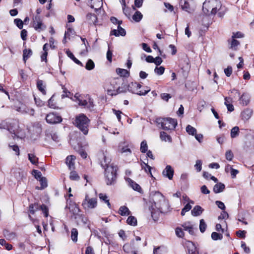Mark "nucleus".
<instances>
[{
    "label": "nucleus",
    "mask_w": 254,
    "mask_h": 254,
    "mask_svg": "<svg viewBox=\"0 0 254 254\" xmlns=\"http://www.w3.org/2000/svg\"><path fill=\"white\" fill-rule=\"evenodd\" d=\"M149 203H150L149 210L153 219L157 217L155 215L159 212L165 213L170 211L168 200L159 192H155L150 200Z\"/></svg>",
    "instance_id": "nucleus-1"
},
{
    "label": "nucleus",
    "mask_w": 254,
    "mask_h": 254,
    "mask_svg": "<svg viewBox=\"0 0 254 254\" xmlns=\"http://www.w3.org/2000/svg\"><path fill=\"white\" fill-rule=\"evenodd\" d=\"M202 10L207 15H215L218 12V16L222 17L226 8L222 6L221 2L218 0H205L203 3Z\"/></svg>",
    "instance_id": "nucleus-2"
},
{
    "label": "nucleus",
    "mask_w": 254,
    "mask_h": 254,
    "mask_svg": "<svg viewBox=\"0 0 254 254\" xmlns=\"http://www.w3.org/2000/svg\"><path fill=\"white\" fill-rule=\"evenodd\" d=\"M124 84L122 79L120 78L113 79L110 82V87L107 89V94L110 96H115L119 93L126 92L124 87Z\"/></svg>",
    "instance_id": "nucleus-3"
},
{
    "label": "nucleus",
    "mask_w": 254,
    "mask_h": 254,
    "mask_svg": "<svg viewBox=\"0 0 254 254\" xmlns=\"http://www.w3.org/2000/svg\"><path fill=\"white\" fill-rule=\"evenodd\" d=\"M89 123L90 120L83 114H80L75 118V126L84 135L88 134Z\"/></svg>",
    "instance_id": "nucleus-4"
},
{
    "label": "nucleus",
    "mask_w": 254,
    "mask_h": 254,
    "mask_svg": "<svg viewBox=\"0 0 254 254\" xmlns=\"http://www.w3.org/2000/svg\"><path fill=\"white\" fill-rule=\"evenodd\" d=\"M124 87L125 89H126V91L127 90L133 94H136L139 95H145L150 90L148 87H146V89L141 90L142 86L139 83L136 82H131L127 85L125 84Z\"/></svg>",
    "instance_id": "nucleus-5"
},
{
    "label": "nucleus",
    "mask_w": 254,
    "mask_h": 254,
    "mask_svg": "<svg viewBox=\"0 0 254 254\" xmlns=\"http://www.w3.org/2000/svg\"><path fill=\"white\" fill-rule=\"evenodd\" d=\"M117 167L112 165L107 166L105 170V181L107 185H111L115 183L116 179Z\"/></svg>",
    "instance_id": "nucleus-6"
},
{
    "label": "nucleus",
    "mask_w": 254,
    "mask_h": 254,
    "mask_svg": "<svg viewBox=\"0 0 254 254\" xmlns=\"http://www.w3.org/2000/svg\"><path fill=\"white\" fill-rule=\"evenodd\" d=\"M157 123L165 130L174 129L177 125V120L170 118L158 119Z\"/></svg>",
    "instance_id": "nucleus-7"
},
{
    "label": "nucleus",
    "mask_w": 254,
    "mask_h": 254,
    "mask_svg": "<svg viewBox=\"0 0 254 254\" xmlns=\"http://www.w3.org/2000/svg\"><path fill=\"white\" fill-rule=\"evenodd\" d=\"M97 197H90L88 194H86L82 201V205L85 210H90L95 208L97 206Z\"/></svg>",
    "instance_id": "nucleus-8"
},
{
    "label": "nucleus",
    "mask_w": 254,
    "mask_h": 254,
    "mask_svg": "<svg viewBox=\"0 0 254 254\" xmlns=\"http://www.w3.org/2000/svg\"><path fill=\"white\" fill-rule=\"evenodd\" d=\"M33 27L38 32H41L45 30L46 28L45 25L43 22V20L41 17L37 15L33 17L32 19Z\"/></svg>",
    "instance_id": "nucleus-9"
},
{
    "label": "nucleus",
    "mask_w": 254,
    "mask_h": 254,
    "mask_svg": "<svg viewBox=\"0 0 254 254\" xmlns=\"http://www.w3.org/2000/svg\"><path fill=\"white\" fill-rule=\"evenodd\" d=\"M46 120L48 123L51 124L60 123L62 121L61 116L54 113H51L48 114L46 116Z\"/></svg>",
    "instance_id": "nucleus-10"
},
{
    "label": "nucleus",
    "mask_w": 254,
    "mask_h": 254,
    "mask_svg": "<svg viewBox=\"0 0 254 254\" xmlns=\"http://www.w3.org/2000/svg\"><path fill=\"white\" fill-rule=\"evenodd\" d=\"M162 174L169 180H172L174 175V170L170 165H167L163 170Z\"/></svg>",
    "instance_id": "nucleus-11"
},
{
    "label": "nucleus",
    "mask_w": 254,
    "mask_h": 254,
    "mask_svg": "<svg viewBox=\"0 0 254 254\" xmlns=\"http://www.w3.org/2000/svg\"><path fill=\"white\" fill-rule=\"evenodd\" d=\"M16 110L21 114L29 113L31 115H33L34 112L33 109H29L25 105L22 104L21 105L20 107H17L16 108Z\"/></svg>",
    "instance_id": "nucleus-12"
},
{
    "label": "nucleus",
    "mask_w": 254,
    "mask_h": 254,
    "mask_svg": "<svg viewBox=\"0 0 254 254\" xmlns=\"http://www.w3.org/2000/svg\"><path fill=\"white\" fill-rule=\"evenodd\" d=\"M84 102L83 106L84 107L87 108L90 110H91L94 107V105L93 103V101L89 95H85Z\"/></svg>",
    "instance_id": "nucleus-13"
},
{
    "label": "nucleus",
    "mask_w": 254,
    "mask_h": 254,
    "mask_svg": "<svg viewBox=\"0 0 254 254\" xmlns=\"http://www.w3.org/2000/svg\"><path fill=\"white\" fill-rule=\"evenodd\" d=\"M126 181L128 183L129 186L134 190L140 192L141 188L140 186L136 183L132 181L131 179L127 178L126 179Z\"/></svg>",
    "instance_id": "nucleus-14"
},
{
    "label": "nucleus",
    "mask_w": 254,
    "mask_h": 254,
    "mask_svg": "<svg viewBox=\"0 0 254 254\" xmlns=\"http://www.w3.org/2000/svg\"><path fill=\"white\" fill-rule=\"evenodd\" d=\"M111 35H114L116 36H124L126 34L125 30L121 27L120 25L118 26V29H114L111 32Z\"/></svg>",
    "instance_id": "nucleus-15"
},
{
    "label": "nucleus",
    "mask_w": 254,
    "mask_h": 254,
    "mask_svg": "<svg viewBox=\"0 0 254 254\" xmlns=\"http://www.w3.org/2000/svg\"><path fill=\"white\" fill-rule=\"evenodd\" d=\"M86 21L90 25H96L97 22L96 16L92 13H88L86 15Z\"/></svg>",
    "instance_id": "nucleus-16"
},
{
    "label": "nucleus",
    "mask_w": 254,
    "mask_h": 254,
    "mask_svg": "<svg viewBox=\"0 0 254 254\" xmlns=\"http://www.w3.org/2000/svg\"><path fill=\"white\" fill-rule=\"evenodd\" d=\"M184 229L189 232V233L192 235L193 234V225L190 222H186L182 224Z\"/></svg>",
    "instance_id": "nucleus-17"
},
{
    "label": "nucleus",
    "mask_w": 254,
    "mask_h": 254,
    "mask_svg": "<svg viewBox=\"0 0 254 254\" xmlns=\"http://www.w3.org/2000/svg\"><path fill=\"white\" fill-rule=\"evenodd\" d=\"M85 95H80L78 93L75 94L74 96L73 100L77 103L79 105L83 106Z\"/></svg>",
    "instance_id": "nucleus-18"
},
{
    "label": "nucleus",
    "mask_w": 254,
    "mask_h": 254,
    "mask_svg": "<svg viewBox=\"0 0 254 254\" xmlns=\"http://www.w3.org/2000/svg\"><path fill=\"white\" fill-rule=\"evenodd\" d=\"M253 111L250 109H246L244 110L241 113L242 118L243 120L247 121L252 116Z\"/></svg>",
    "instance_id": "nucleus-19"
},
{
    "label": "nucleus",
    "mask_w": 254,
    "mask_h": 254,
    "mask_svg": "<svg viewBox=\"0 0 254 254\" xmlns=\"http://www.w3.org/2000/svg\"><path fill=\"white\" fill-rule=\"evenodd\" d=\"M140 165H141V169L142 170H144V171L146 173L149 174L151 178H154L153 176V175H152V174L151 173V169H152V167H151L149 166L147 163H145L144 162H143V161H141V163H140Z\"/></svg>",
    "instance_id": "nucleus-20"
},
{
    "label": "nucleus",
    "mask_w": 254,
    "mask_h": 254,
    "mask_svg": "<svg viewBox=\"0 0 254 254\" xmlns=\"http://www.w3.org/2000/svg\"><path fill=\"white\" fill-rule=\"evenodd\" d=\"M75 157L73 155L67 156L66 159V164L70 169L74 168V161Z\"/></svg>",
    "instance_id": "nucleus-21"
},
{
    "label": "nucleus",
    "mask_w": 254,
    "mask_h": 254,
    "mask_svg": "<svg viewBox=\"0 0 254 254\" xmlns=\"http://www.w3.org/2000/svg\"><path fill=\"white\" fill-rule=\"evenodd\" d=\"M66 207H68L69 211L73 213L74 215L77 214L79 212V209L77 205L74 202H71L69 203V206L67 205Z\"/></svg>",
    "instance_id": "nucleus-22"
},
{
    "label": "nucleus",
    "mask_w": 254,
    "mask_h": 254,
    "mask_svg": "<svg viewBox=\"0 0 254 254\" xmlns=\"http://www.w3.org/2000/svg\"><path fill=\"white\" fill-rule=\"evenodd\" d=\"M203 208L199 206H195L191 211V214L193 216H197L200 215L203 212Z\"/></svg>",
    "instance_id": "nucleus-23"
},
{
    "label": "nucleus",
    "mask_w": 254,
    "mask_h": 254,
    "mask_svg": "<svg viewBox=\"0 0 254 254\" xmlns=\"http://www.w3.org/2000/svg\"><path fill=\"white\" fill-rule=\"evenodd\" d=\"M240 103L243 106H247L250 102V97L248 94H243L240 98Z\"/></svg>",
    "instance_id": "nucleus-24"
},
{
    "label": "nucleus",
    "mask_w": 254,
    "mask_h": 254,
    "mask_svg": "<svg viewBox=\"0 0 254 254\" xmlns=\"http://www.w3.org/2000/svg\"><path fill=\"white\" fill-rule=\"evenodd\" d=\"M160 137L162 141L165 142H172V138L170 135H168L167 133L164 131H161L160 133Z\"/></svg>",
    "instance_id": "nucleus-25"
},
{
    "label": "nucleus",
    "mask_w": 254,
    "mask_h": 254,
    "mask_svg": "<svg viewBox=\"0 0 254 254\" xmlns=\"http://www.w3.org/2000/svg\"><path fill=\"white\" fill-rule=\"evenodd\" d=\"M99 197L101 201H104L107 204L109 208H111V204L109 202L108 196L106 194L100 193L99 194Z\"/></svg>",
    "instance_id": "nucleus-26"
},
{
    "label": "nucleus",
    "mask_w": 254,
    "mask_h": 254,
    "mask_svg": "<svg viewBox=\"0 0 254 254\" xmlns=\"http://www.w3.org/2000/svg\"><path fill=\"white\" fill-rule=\"evenodd\" d=\"M117 73L120 76L128 77L129 75V72L128 70L123 68H118L116 69Z\"/></svg>",
    "instance_id": "nucleus-27"
},
{
    "label": "nucleus",
    "mask_w": 254,
    "mask_h": 254,
    "mask_svg": "<svg viewBox=\"0 0 254 254\" xmlns=\"http://www.w3.org/2000/svg\"><path fill=\"white\" fill-rule=\"evenodd\" d=\"M225 189V185L221 183H219L216 184L213 188V191L215 193H219L223 191Z\"/></svg>",
    "instance_id": "nucleus-28"
},
{
    "label": "nucleus",
    "mask_w": 254,
    "mask_h": 254,
    "mask_svg": "<svg viewBox=\"0 0 254 254\" xmlns=\"http://www.w3.org/2000/svg\"><path fill=\"white\" fill-rule=\"evenodd\" d=\"M181 6L183 10L188 12H190L192 10L189 3L187 1H183L182 0L181 1Z\"/></svg>",
    "instance_id": "nucleus-29"
},
{
    "label": "nucleus",
    "mask_w": 254,
    "mask_h": 254,
    "mask_svg": "<svg viewBox=\"0 0 254 254\" xmlns=\"http://www.w3.org/2000/svg\"><path fill=\"white\" fill-rule=\"evenodd\" d=\"M119 213L122 216H127L129 214L130 211L127 207L122 206L120 207Z\"/></svg>",
    "instance_id": "nucleus-30"
},
{
    "label": "nucleus",
    "mask_w": 254,
    "mask_h": 254,
    "mask_svg": "<svg viewBox=\"0 0 254 254\" xmlns=\"http://www.w3.org/2000/svg\"><path fill=\"white\" fill-rule=\"evenodd\" d=\"M23 61L25 63L26 60L32 55V51L30 49H25L23 50Z\"/></svg>",
    "instance_id": "nucleus-31"
},
{
    "label": "nucleus",
    "mask_w": 254,
    "mask_h": 254,
    "mask_svg": "<svg viewBox=\"0 0 254 254\" xmlns=\"http://www.w3.org/2000/svg\"><path fill=\"white\" fill-rule=\"evenodd\" d=\"M37 87L39 91H40L44 95L46 94V90L45 89V86L43 84V82L41 80H38L37 82Z\"/></svg>",
    "instance_id": "nucleus-32"
},
{
    "label": "nucleus",
    "mask_w": 254,
    "mask_h": 254,
    "mask_svg": "<svg viewBox=\"0 0 254 254\" xmlns=\"http://www.w3.org/2000/svg\"><path fill=\"white\" fill-rule=\"evenodd\" d=\"M229 42L230 43V48L233 50H236L237 46L239 45V42L232 38L231 40H229Z\"/></svg>",
    "instance_id": "nucleus-33"
},
{
    "label": "nucleus",
    "mask_w": 254,
    "mask_h": 254,
    "mask_svg": "<svg viewBox=\"0 0 254 254\" xmlns=\"http://www.w3.org/2000/svg\"><path fill=\"white\" fill-rule=\"evenodd\" d=\"M3 235L5 238L8 240H13L15 237V234L14 233L10 232L7 230L4 231Z\"/></svg>",
    "instance_id": "nucleus-34"
},
{
    "label": "nucleus",
    "mask_w": 254,
    "mask_h": 254,
    "mask_svg": "<svg viewBox=\"0 0 254 254\" xmlns=\"http://www.w3.org/2000/svg\"><path fill=\"white\" fill-rule=\"evenodd\" d=\"M66 53L68 57L72 59L77 64L83 66L82 64L77 60L73 55V54L69 50L66 51Z\"/></svg>",
    "instance_id": "nucleus-35"
},
{
    "label": "nucleus",
    "mask_w": 254,
    "mask_h": 254,
    "mask_svg": "<svg viewBox=\"0 0 254 254\" xmlns=\"http://www.w3.org/2000/svg\"><path fill=\"white\" fill-rule=\"evenodd\" d=\"M143 15L140 11H137L132 16V19L135 22L140 21L142 18Z\"/></svg>",
    "instance_id": "nucleus-36"
},
{
    "label": "nucleus",
    "mask_w": 254,
    "mask_h": 254,
    "mask_svg": "<svg viewBox=\"0 0 254 254\" xmlns=\"http://www.w3.org/2000/svg\"><path fill=\"white\" fill-rule=\"evenodd\" d=\"M186 131L190 135H194L196 133V129L190 125L187 126Z\"/></svg>",
    "instance_id": "nucleus-37"
},
{
    "label": "nucleus",
    "mask_w": 254,
    "mask_h": 254,
    "mask_svg": "<svg viewBox=\"0 0 254 254\" xmlns=\"http://www.w3.org/2000/svg\"><path fill=\"white\" fill-rule=\"evenodd\" d=\"M78 231L76 229L73 228L71 232V238L74 242L77 241Z\"/></svg>",
    "instance_id": "nucleus-38"
},
{
    "label": "nucleus",
    "mask_w": 254,
    "mask_h": 254,
    "mask_svg": "<svg viewBox=\"0 0 254 254\" xmlns=\"http://www.w3.org/2000/svg\"><path fill=\"white\" fill-rule=\"evenodd\" d=\"M127 221V223L130 225L136 226L137 225V220L133 216H129Z\"/></svg>",
    "instance_id": "nucleus-39"
},
{
    "label": "nucleus",
    "mask_w": 254,
    "mask_h": 254,
    "mask_svg": "<svg viewBox=\"0 0 254 254\" xmlns=\"http://www.w3.org/2000/svg\"><path fill=\"white\" fill-rule=\"evenodd\" d=\"M239 133V128L238 127H233L231 130V136L232 138L237 137Z\"/></svg>",
    "instance_id": "nucleus-40"
},
{
    "label": "nucleus",
    "mask_w": 254,
    "mask_h": 254,
    "mask_svg": "<svg viewBox=\"0 0 254 254\" xmlns=\"http://www.w3.org/2000/svg\"><path fill=\"white\" fill-rule=\"evenodd\" d=\"M95 64L93 61L89 59L86 64L85 68L88 70L93 69L94 68Z\"/></svg>",
    "instance_id": "nucleus-41"
},
{
    "label": "nucleus",
    "mask_w": 254,
    "mask_h": 254,
    "mask_svg": "<svg viewBox=\"0 0 254 254\" xmlns=\"http://www.w3.org/2000/svg\"><path fill=\"white\" fill-rule=\"evenodd\" d=\"M28 159L33 164L36 165L38 163V159L34 154H28Z\"/></svg>",
    "instance_id": "nucleus-42"
},
{
    "label": "nucleus",
    "mask_w": 254,
    "mask_h": 254,
    "mask_svg": "<svg viewBox=\"0 0 254 254\" xmlns=\"http://www.w3.org/2000/svg\"><path fill=\"white\" fill-rule=\"evenodd\" d=\"M0 245L1 246H4L5 249L8 251L11 250L12 248V246L7 243L5 240L3 239H0Z\"/></svg>",
    "instance_id": "nucleus-43"
},
{
    "label": "nucleus",
    "mask_w": 254,
    "mask_h": 254,
    "mask_svg": "<svg viewBox=\"0 0 254 254\" xmlns=\"http://www.w3.org/2000/svg\"><path fill=\"white\" fill-rule=\"evenodd\" d=\"M211 238L215 241L221 240L223 238V235L222 234L218 233L216 232H213L211 234Z\"/></svg>",
    "instance_id": "nucleus-44"
},
{
    "label": "nucleus",
    "mask_w": 254,
    "mask_h": 254,
    "mask_svg": "<svg viewBox=\"0 0 254 254\" xmlns=\"http://www.w3.org/2000/svg\"><path fill=\"white\" fill-rule=\"evenodd\" d=\"M38 209V205L37 204H31L29 205V211L32 214H34L35 211Z\"/></svg>",
    "instance_id": "nucleus-45"
},
{
    "label": "nucleus",
    "mask_w": 254,
    "mask_h": 254,
    "mask_svg": "<svg viewBox=\"0 0 254 254\" xmlns=\"http://www.w3.org/2000/svg\"><path fill=\"white\" fill-rule=\"evenodd\" d=\"M148 146L147 142L145 140H143L141 142L140 144V151L142 153H145L147 151Z\"/></svg>",
    "instance_id": "nucleus-46"
},
{
    "label": "nucleus",
    "mask_w": 254,
    "mask_h": 254,
    "mask_svg": "<svg viewBox=\"0 0 254 254\" xmlns=\"http://www.w3.org/2000/svg\"><path fill=\"white\" fill-rule=\"evenodd\" d=\"M191 208V205L190 204V203H187L185 207L182 209L181 211V215L182 216L185 215V213L190 210Z\"/></svg>",
    "instance_id": "nucleus-47"
},
{
    "label": "nucleus",
    "mask_w": 254,
    "mask_h": 254,
    "mask_svg": "<svg viewBox=\"0 0 254 254\" xmlns=\"http://www.w3.org/2000/svg\"><path fill=\"white\" fill-rule=\"evenodd\" d=\"M39 181H40L41 184V187L39 189H44L47 187V181L46 178L43 177L42 178L39 180Z\"/></svg>",
    "instance_id": "nucleus-48"
},
{
    "label": "nucleus",
    "mask_w": 254,
    "mask_h": 254,
    "mask_svg": "<svg viewBox=\"0 0 254 254\" xmlns=\"http://www.w3.org/2000/svg\"><path fill=\"white\" fill-rule=\"evenodd\" d=\"M206 224L205 223L204 220L203 219H201L200 220V224H199V229L201 232L203 233L206 228Z\"/></svg>",
    "instance_id": "nucleus-49"
},
{
    "label": "nucleus",
    "mask_w": 254,
    "mask_h": 254,
    "mask_svg": "<svg viewBox=\"0 0 254 254\" xmlns=\"http://www.w3.org/2000/svg\"><path fill=\"white\" fill-rule=\"evenodd\" d=\"M165 71V68L163 66H160L159 67H156L154 69V72L158 75H161L163 74Z\"/></svg>",
    "instance_id": "nucleus-50"
},
{
    "label": "nucleus",
    "mask_w": 254,
    "mask_h": 254,
    "mask_svg": "<svg viewBox=\"0 0 254 254\" xmlns=\"http://www.w3.org/2000/svg\"><path fill=\"white\" fill-rule=\"evenodd\" d=\"M69 178L71 180L76 181L79 180V176L75 171H71L70 173Z\"/></svg>",
    "instance_id": "nucleus-51"
},
{
    "label": "nucleus",
    "mask_w": 254,
    "mask_h": 254,
    "mask_svg": "<svg viewBox=\"0 0 254 254\" xmlns=\"http://www.w3.org/2000/svg\"><path fill=\"white\" fill-rule=\"evenodd\" d=\"M225 157L227 160L231 161L234 157V155L232 151L230 150H227L225 153Z\"/></svg>",
    "instance_id": "nucleus-52"
},
{
    "label": "nucleus",
    "mask_w": 254,
    "mask_h": 254,
    "mask_svg": "<svg viewBox=\"0 0 254 254\" xmlns=\"http://www.w3.org/2000/svg\"><path fill=\"white\" fill-rule=\"evenodd\" d=\"M175 233L176 235L180 238H182L184 235V233L183 230L182 229V228L179 227L176 228L175 230Z\"/></svg>",
    "instance_id": "nucleus-53"
},
{
    "label": "nucleus",
    "mask_w": 254,
    "mask_h": 254,
    "mask_svg": "<svg viewBox=\"0 0 254 254\" xmlns=\"http://www.w3.org/2000/svg\"><path fill=\"white\" fill-rule=\"evenodd\" d=\"M32 174L34 176L35 178L38 180H40L41 178L43 177H42L41 173L38 170H34L32 172Z\"/></svg>",
    "instance_id": "nucleus-54"
},
{
    "label": "nucleus",
    "mask_w": 254,
    "mask_h": 254,
    "mask_svg": "<svg viewBox=\"0 0 254 254\" xmlns=\"http://www.w3.org/2000/svg\"><path fill=\"white\" fill-rule=\"evenodd\" d=\"M202 162L200 160H197L196 161V163L194 165V167L197 172H200L202 169Z\"/></svg>",
    "instance_id": "nucleus-55"
},
{
    "label": "nucleus",
    "mask_w": 254,
    "mask_h": 254,
    "mask_svg": "<svg viewBox=\"0 0 254 254\" xmlns=\"http://www.w3.org/2000/svg\"><path fill=\"white\" fill-rule=\"evenodd\" d=\"M0 128L7 129L10 132H12V131L9 128L7 123L5 122H2L1 123H0Z\"/></svg>",
    "instance_id": "nucleus-56"
},
{
    "label": "nucleus",
    "mask_w": 254,
    "mask_h": 254,
    "mask_svg": "<svg viewBox=\"0 0 254 254\" xmlns=\"http://www.w3.org/2000/svg\"><path fill=\"white\" fill-rule=\"evenodd\" d=\"M160 96L162 100L166 101H168L171 98V95L168 93H162Z\"/></svg>",
    "instance_id": "nucleus-57"
},
{
    "label": "nucleus",
    "mask_w": 254,
    "mask_h": 254,
    "mask_svg": "<svg viewBox=\"0 0 254 254\" xmlns=\"http://www.w3.org/2000/svg\"><path fill=\"white\" fill-rule=\"evenodd\" d=\"M14 23L16 26L19 28L22 29L23 27V22L20 19H15L14 20Z\"/></svg>",
    "instance_id": "nucleus-58"
},
{
    "label": "nucleus",
    "mask_w": 254,
    "mask_h": 254,
    "mask_svg": "<svg viewBox=\"0 0 254 254\" xmlns=\"http://www.w3.org/2000/svg\"><path fill=\"white\" fill-rule=\"evenodd\" d=\"M41 209L42 210L43 213L45 215V217H48V209L47 207L45 205H42L40 206Z\"/></svg>",
    "instance_id": "nucleus-59"
},
{
    "label": "nucleus",
    "mask_w": 254,
    "mask_h": 254,
    "mask_svg": "<svg viewBox=\"0 0 254 254\" xmlns=\"http://www.w3.org/2000/svg\"><path fill=\"white\" fill-rule=\"evenodd\" d=\"M9 147L10 148H11L14 151H15V152L17 155H19V147L17 145H9Z\"/></svg>",
    "instance_id": "nucleus-60"
},
{
    "label": "nucleus",
    "mask_w": 254,
    "mask_h": 254,
    "mask_svg": "<svg viewBox=\"0 0 254 254\" xmlns=\"http://www.w3.org/2000/svg\"><path fill=\"white\" fill-rule=\"evenodd\" d=\"M224 72L227 76L229 77L232 73V68L231 66H228L224 69Z\"/></svg>",
    "instance_id": "nucleus-61"
},
{
    "label": "nucleus",
    "mask_w": 254,
    "mask_h": 254,
    "mask_svg": "<svg viewBox=\"0 0 254 254\" xmlns=\"http://www.w3.org/2000/svg\"><path fill=\"white\" fill-rule=\"evenodd\" d=\"M111 21L115 24H118V25H120L122 24V21L118 20L116 17H111Z\"/></svg>",
    "instance_id": "nucleus-62"
},
{
    "label": "nucleus",
    "mask_w": 254,
    "mask_h": 254,
    "mask_svg": "<svg viewBox=\"0 0 254 254\" xmlns=\"http://www.w3.org/2000/svg\"><path fill=\"white\" fill-rule=\"evenodd\" d=\"M216 204L218 206V207L222 210H224L225 209V206L224 203L220 201H216Z\"/></svg>",
    "instance_id": "nucleus-63"
},
{
    "label": "nucleus",
    "mask_w": 254,
    "mask_h": 254,
    "mask_svg": "<svg viewBox=\"0 0 254 254\" xmlns=\"http://www.w3.org/2000/svg\"><path fill=\"white\" fill-rule=\"evenodd\" d=\"M85 254H95L93 248L90 246L87 247L85 251Z\"/></svg>",
    "instance_id": "nucleus-64"
}]
</instances>
